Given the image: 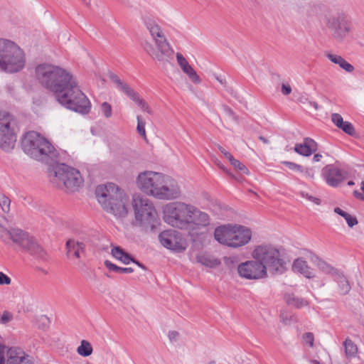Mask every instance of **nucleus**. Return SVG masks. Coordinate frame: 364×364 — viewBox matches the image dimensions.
I'll use <instances>...</instances> for the list:
<instances>
[{
    "mask_svg": "<svg viewBox=\"0 0 364 364\" xmlns=\"http://www.w3.org/2000/svg\"><path fill=\"white\" fill-rule=\"evenodd\" d=\"M36 76L61 105L82 114L90 112L91 103L69 71L53 64L43 63L36 68Z\"/></svg>",
    "mask_w": 364,
    "mask_h": 364,
    "instance_id": "obj_1",
    "label": "nucleus"
},
{
    "mask_svg": "<svg viewBox=\"0 0 364 364\" xmlns=\"http://www.w3.org/2000/svg\"><path fill=\"white\" fill-rule=\"evenodd\" d=\"M36 76L61 105L82 114L90 112L91 103L69 71L53 64L43 63L36 68Z\"/></svg>",
    "mask_w": 364,
    "mask_h": 364,
    "instance_id": "obj_2",
    "label": "nucleus"
},
{
    "mask_svg": "<svg viewBox=\"0 0 364 364\" xmlns=\"http://www.w3.org/2000/svg\"><path fill=\"white\" fill-rule=\"evenodd\" d=\"M164 220L170 226L186 232L191 242L203 244L208 237L211 218L196 206L181 201L164 207Z\"/></svg>",
    "mask_w": 364,
    "mask_h": 364,
    "instance_id": "obj_3",
    "label": "nucleus"
},
{
    "mask_svg": "<svg viewBox=\"0 0 364 364\" xmlns=\"http://www.w3.org/2000/svg\"><path fill=\"white\" fill-rule=\"evenodd\" d=\"M137 187L146 195L159 200H173L181 195L177 181L159 172L145 171L136 178Z\"/></svg>",
    "mask_w": 364,
    "mask_h": 364,
    "instance_id": "obj_4",
    "label": "nucleus"
},
{
    "mask_svg": "<svg viewBox=\"0 0 364 364\" xmlns=\"http://www.w3.org/2000/svg\"><path fill=\"white\" fill-rule=\"evenodd\" d=\"M96 197L102 208L117 218L128 214L129 198L116 184L100 185L95 190Z\"/></svg>",
    "mask_w": 364,
    "mask_h": 364,
    "instance_id": "obj_5",
    "label": "nucleus"
},
{
    "mask_svg": "<svg viewBox=\"0 0 364 364\" xmlns=\"http://www.w3.org/2000/svg\"><path fill=\"white\" fill-rule=\"evenodd\" d=\"M142 21L154 41V44L148 41L144 42V50L154 60L163 63L168 61V58L173 55V50L167 41L161 27L156 19L148 15L142 16Z\"/></svg>",
    "mask_w": 364,
    "mask_h": 364,
    "instance_id": "obj_6",
    "label": "nucleus"
},
{
    "mask_svg": "<svg viewBox=\"0 0 364 364\" xmlns=\"http://www.w3.org/2000/svg\"><path fill=\"white\" fill-rule=\"evenodd\" d=\"M0 240L6 245H14L28 252L39 261H46L48 254L36 240L18 227L6 228L0 225Z\"/></svg>",
    "mask_w": 364,
    "mask_h": 364,
    "instance_id": "obj_7",
    "label": "nucleus"
},
{
    "mask_svg": "<svg viewBox=\"0 0 364 364\" xmlns=\"http://www.w3.org/2000/svg\"><path fill=\"white\" fill-rule=\"evenodd\" d=\"M22 147L26 154L38 161H46L57 156L53 145L39 133L31 131L24 136Z\"/></svg>",
    "mask_w": 364,
    "mask_h": 364,
    "instance_id": "obj_8",
    "label": "nucleus"
},
{
    "mask_svg": "<svg viewBox=\"0 0 364 364\" xmlns=\"http://www.w3.org/2000/svg\"><path fill=\"white\" fill-rule=\"evenodd\" d=\"M132 205L140 226L146 232H155L161 223L152 202L141 196L134 195Z\"/></svg>",
    "mask_w": 364,
    "mask_h": 364,
    "instance_id": "obj_9",
    "label": "nucleus"
},
{
    "mask_svg": "<svg viewBox=\"0 0 364 364\" xmlns=\"http://www.w3.org/2000/svg\"><path fill=\"white\" fill-rule=\"evenodd\" d=\"M50 181L60 188L75 192L83 186L84 179L80 172L65 164L55 166L50 173Z\"/></svg>",
    "mask_w": 364,
    "mask_h": 364,
    "instance_id": "obj_10",
    "label": "nucleus"
},
{
    "mask_svg": "<svg viewBox=\"0 0 364 364\" xmlns=\"http://www.w3.org/2000/svg\"><path fill=\"white\" fill-rule=\"evenodd\" d=\"M252 257L265 267L266 271L268 269L273 274H282L285 271V262L281 258L279 250L272 245L257 247L252 252Z\"/></svg>",
    "mask_w": 364,
    "mask_h": 364,
    "instance_id": "obj_11",
    "label": "nucleus"
},
{
    "mask_svg": "<svg viewBox=\"0 0 364 364\" xmlns=\"http://www.w3.org/2000/svg\"><path fill=\"white\" fill-rule=\"evenodd\" d=\"M15 125L14 118L8 114L0 119V148L4 151H9L14 147L16 141Z\"/></svg>",
    "mask_w": 364,
    "mask_h": 364,
    "instance_id": "obj_12",
    "label": "nucleus"
},
{
    "mask_svg": "<svg viewBox=\"0 0 364 364\" xmlns=\"http://www.w3.org/2000/svg\"><path fill=\"white\" fill-rule=\"evenodd\" d=\"M161 244L166 248L176 252H182L187 247V242L182 233L176 230H167L159 235Z\"/></svg>",
    "mask_w": 364,
    "mask_h": 364,
    "instance_id": "obj_13",
    "label": "nucleus"
},
{
    "mask_svg": "<svg viewBox=\"0 0 364 364\" xmlns=\"http://www.w3.org/2000/svg\"><path fill=\"white\" fill-rule=\"evenodd\" d=\"M0 364H33L29 356L17 347L0 345Z\"/></svg>",
    "mask_w": 364,
    "mask_h": 364,
    "instance_id": "obj_14",
    "label": "nucleus"
},
{
    "mask_svg": "<svg viewBox=\"0 0 364 364\" xmlns=\"http://www.w3.org/2000/svg\"><path fill=\"white\" fill-rule=\"evenodd\" d=\"M109 79L114 82L117 89L122 91L125 95L134 101L138 107L144 112L149 114H152L153 112L148 103L132 87H130L125 82L122 80L116 74L110 73Z\"/></svg>",
    "mask_w": 364,
    "mask_h": 364,
    "instance_id": "obj_15",
    "label": "nucleus"
},
{
    "mask_svg": "<svg viewBox=\"0 0 364 364\" xmlns=\"http://www.w3.org/2000/svg\"><path fill=\"white\" fill-rule=\"evenodd\" d=\"M237 271L240 277L247 279H258L266 277L267 275L265 267L256 259L240 264Z\"/></svg>",
    "mask_w": 364,
    "mask_h": 364,
    "instance_id": "obj_16",
    "label": "nucleus"
},
{
    "mask_svg": "<svg viewBox=\"0 0 364 364\" xmlns=\"http://www.w3.org/2000/svg\"><path fill=\"white\" fill-rule=\"evenodd\" d=\"M322 175L331 186H337L346 178V173L333 165H327L322 169Z\"/></svg>",
    "mask_w": 364,
    "mask_h": 364,
    "instance_id": "obj_17",
    "label": "nucleus"
},
{
    "mask_svg": "<svg viewBox=\"0 0 364 364\" xmlns=\"http://www.w3.org/2000/svg\"><path fill=\"white\" fill-rule=\"evenodd\" d=\"M328 27L336 38L342 39L350 31V25L343 16H333L328 19Z\"/></svg>",
    "mask_w": 364,
    "mask_h": 364,
    "instance_id": "obj_18",
    "label": "nucleus"
},
{
    "mask_svg": "<svg viewBox=\"0 0 364 364\" xmlns=\"http://www.w3.org/2000/svg\"><path fill=\"white\" fill-rule=\"evenodd\" d=\"M235 233V225H223L217 227L214 231V238L220 244L230 247L232 237Z\"/></svg>",
    "mask_w": 364,
    "mask_h": 364,
    "instance_id": "obj_19",
    "label": "nucleus"
},
{
    "mask_svg": "<svg viewBox=\"0 0 364 364\" xmlns=\"http://www.w3.org/2000/svg\"><path fill=\"white\" fill-rule=\"evenodd\" d=\"M235 233L232 237V240L230 243L231 247H239L247 244L252 237L251 230L242 225H235Z\"/></svg>",
    "mask_w": 364,
    "mask_h": 364,
    "instance_id": "obj_20",
    "label": "nucleus"
},
{
    "mask_svg": "<svg viewBox=\"0 0 364 364\" xmlns=\"http://www.w3.org/2000/svg\"><path fill=\"white\" fill-rule=\"evenodd\" d=\"M20 61L17 65H13V64H16L17 60L16 58L13 57L11 55L9 56L5 60L1 62L0 69L8 72V73H16L21 70L25 65V58L23 50L21 49V58L18 60Z\"/></svg>",
    "mask_w": 364,
    "mask_h": 364,
    "instance_id": "obj_21",
    "label": "nucleus"
},
{
    "mask_svg": "<svg viewBox=\"0 0 364 364\" xmlns=\"http://www.w3.org/2000/svg\"><path fill=\"white\" fill-rule=\"evenodd\" d=\"M318 149L317 143L309 137L304 139L302 143L296 144L294 150L296 153L304 156H309L313 153L316 152Z\"/></svg>",
    "mask_w": 364,
    "mask_h": 364,
    "instance_id": "obj_22",
    "label": "nucleus"
},
{
    "mask_svg": "<svg viewBox=\"0 0 364 364\" xmlns=\"http://www.w3.org/2000/svg\"><path fill=\"white\" fill-rule=\"evenodd\" d=\"M292 270L294 272L300 273L308 279H311L315 277L313 269L308 265L307 262L301 257L294 261Z\"/></svg>",
    "mask_w": 364,
    "mask_h": 364,
    "instance_id": "obj_23",
    "label": "nucleus"
},
{
    "mask_svg": "<svg viewBox=\"0 0 364 364\" xmlns=\"http://www.w3.org/2000/svg\"><path fill=\"white\" fill-rule=\"evenodd\" d=\"M68 255L70 257L79 259L85 252V245L75 240H69L66 242Z\"/></svg>",
    "mask_w": 364,
    "mask_h": 364,
    "instance_id": "obj_24",
    "label": "nucleus"
},
{
    "mask_svg": "<svg viewBox=\"0 0 364 364\" xmlns=\"http://www.w3.org/2000/svg\"><path fill=\"white\" fill-rule=\"evenodd\" d=\"M196 261L202 265L210 268H215L221 264L219 259L207 254L197 255Z\"/></svg>",
    "mask_w": 364,
    "mask_h": 364,
    "instance_id": "obj_25",
    "label": "nucleus"
},
{
    "mask_svg": "<svg viewBox=\"0 0 364 364\" xmlns=\"http://www.w3.org/2000/svg\"><path fill=\"white\" fill-rule=\"evenodd\" d=\"M326 57L333 63L338 65L342 69L348 73H352L354 67L348 63L343 57L338 55L328 53Z\"/></svg>",
    "mask_w": 364,
    "mask_h": 364,
    "instance_id": "obj_26",
    "label": "nucleus"
},
{
    "mask_svg": "<svg viewBox=\"0 0 364 364\" xmlns=\"http://www.w3.org/2000/svg\"><path fill=\"white\" fill-rule=\"evenodd\" d=\"M285 300L288 305L296 308H301L309 305V301L304 298L289 294L285 296Z\"/></svg>",
    "mask_w": 364,
    "mask_h": 364,
    "instance_id": "obj_27",
    "label": "nucleus"
},
{
    "mask_svg": "<svg viewBox=\"0 0 364 364\" xmlns=\"http://www.w3.org/2000/svg\"><path fill=\"white\" fill-rule=\"evenodd\" d=\"M111 254L114 258L125 264H128L132 260V257L127 252H124L120 247H113L112 249Z\"/></svg>",
    "mask_w": 364,
    "mask_h": 364,
    "instance_id": "obj_28",
    "label": "nucleus"
},
{
    "mask_svg": "<svg viewBox=\"0 0 364 364\" xmlns=\"http://www.w3.org/2000/svg\"><path fill=\"white\" fill-rule=\"evenodd\" d=\"M335 280L338 284L339 293L341 295L347 294L350 290L348 280L342 274H336Z\"/></svg>",
    "mask_w": 364,
    "mask_h": 364,
    "instance_id": "obj_29",
    "label": "nucleus"
},
{
    "mask_svg": "<svg viewBox=\"0 0 364 364\" xmlns=\"http://www.w3.org/2000/svg\"><path fill=\"white\" fill-rule=\"evenodd\" d=\"M343 346L347 358L355 357L358 353V347L350 338H346L345 340L343 342Z\"/></svg>",
    "mask_w": 364,
    "mask_h": 364,
    "instance_id": "obj_30",
    "label": "nucleus"
},
{
    "mask_svg": "<svg viewBox=\"0 0 364 364\" xmlns=\"http://www.w3.org/2000/svg\"><path fill=\"white\" fill-rule=\"evenodd\" d=\"M93 349L90 343L86 340H82L80 345L77 348V353L83 357L90 356L92 353Z\"/></svg>",
    "mask_w": 364,
    "mask_h": 364,
    "instance_id": "obj_31",
    "label": "nucleus"
},
{
    "mask_svg": "<svg viewBox=\"0 0 364 364\" xmlns=\"http://www.w3.org/2000/svg\"><path fill=\"white\" fill-rule=\"evenodd\" d=\"M182 70L188 76L189 79L195 84H200L201 82V79L200 78L199 75L197 74V73L195 71V70L192 68L191 65L186 67V68L183 69Z\"/></svg>",
    "mask_w": 364,
    "mask_h": 364,
    "instance_id": "obj_32",
    "label": "nucleus"
},
{
    "mask_svg": "<svg viewBox=\"0 0 364 364\" xmlns=\"http://www.w3.org/2000/svg\"><path fill=\"white\" fill-rule=\"evenodd\" d=\"M231 165L236 168L237 170H239L242 171V173L249 175L250 172L248 169L246 168V166L242 164L240 161L235 159L233 156L228 160Z\"/></svg>",
    "mask_w": 364,
    "mask_h": 364,
    "instance_id": "obj_33",
    "label": "nucleus"
},
{
    "mask_svg": "<svg viewBox=\"0 0 364 364\" xmlns=\"http://www.w3.org/2000/svg\"><path fill=\"white\" fill-rule=\"evenodd\" d=\"M100 111L102 114L107 119L112 116V107L111 105L107 102H104L101 104Z\"/></svg>",
    "mask_w": 364,
    "mask_h": 364,
    "instance_id": "obj_34",
    "label": "nucleus"
},
{
    "mask_svg": "<svg viewBox=\"0 0 364 364\" xmlns=\"http://www.w3.org/2000/svg\"><path fill=\"white\" fill-rule=\"evenodd\" d=\"M317 267L320 270L326 274H333L336 272V270L332 267L323 260H319L318 262Z\"/></svg>",
    "mask_w": 364,
    "mask_h": 364,
    "instance_id": "obj_35",
    "label": "nucleus"
},
{
    "mask_svg": "<svg viewBox=\"0 0 364 364\" xmlns=\"http://www.w3.org/2000/svg\"><path fill=\"white\" fill-rule=\"evenodd\" d=\"M339 129H342L345 133L350 136L355 134V129L353 124L349 122H344Z\"/></svg>",
    "mask_w": 364,
    "mask_h": 364,
    "instance_id": "obj_36",
    "label": "nucleus"
},
{
    "mask_svg": "<svg viewBox=\"0 0 364 364\" xmlns=\"http://www.w3.org/2000/svg\"><path fill=\"white\" fill-rule=\"evenodd\" d=\"M10 199L4 195L0 196V207L4 213H8L10 210Z\"/></svg>",
    "mask_w": 364,
    "mask_h": 364,
    "instance_id": "obj_37",
    "label": "nucleus"
},
{
    "mask_svg": "<svg viewBox=\"0 0 364 364\" xmlns=\"http://www.w3.org/2000/svg\"><path fill=\"white\" fill-rule=\"evenodd\" d=\"M137 119V127L136 130L141 136L146 137V131H145V122L142 119L140 115H138L136 117Z\"/></svg>",
    "mask_w": 364,
    "mask_h": 364,
    "instance_id": "obj_38",
    "label": "nucleus"
},
{
    "mask_svg": "<svg viewBox=\"0 0 364 364\" xmlns=\"http://www.w3.org/2000/svg\"><path fill=\"white\" fill-rule=\"evenodd\" d=\"M303 343L309 345L311 348L314 346V336L312 333H305L302 336Z\"/></svg>",
    "mask_w": 364,
    "mask_h": 364,
    "instance_id": "obj_39",
    "label": "nucleus"
},
{
    "mask_svg": "<svg viewBox=\"0 0 364 364\" xmlns=\"http://www.w3.org/2000/svg\"><path fill=\"white\" fill-rule=\"evenodd\" d=\"M176 60H177V63H178V65L180 66V68H181V70H183V69L186 68V67H188V65H190V64L188 63L187 60L180 53H176Z\"/></svg>",
    "mask_w": 364,
    "mask_h": 364,
    "instance_id": "obj_40",
    "label": "nucleus"
},
{
    "mask_svg": "<svg viewBox=\"0 0 364 364\" xmlns=\"http://www.w3.org/2000/svg\"><path fill=\"white\" fill-rule=\"evenodd\" d=\"M282 164L287 166L291 170L299 172H304V167L299 164L291 161H283Z\"/></svg>",
    "mask_w": 364,
    "mask_h": 364,
    "instance_id": "obj_41",
    "label": "nucleus"
},
{
    "mask_svg": "<svg viewBox=\"0 0 364 364\" xmlns=\"http://www.w3.org/2000/svg\"><path fill=\"white\" fill-rule=\"evenodd\" d=\"M331 121L338 128L341 127L344 122L341 115L338 113H333L331 114Z\"/></svg>",
    "mask_w": 364,
    "mask_h": 364,
    "instance_id": "obj_42",
    "label": "nucleus"
},
{
    "mask_svg": "<svg viewBox=\"0 0 364 364\" xmlns=\"http://www.w3.org/2000/svg\"><path fill=\"white\" fill-rule=\"evenodd\" d=\"M13 319V315L9 311H4L0 316V323L6 324Z\"/></svg>",
    "mask_w": 364,
    "mask_h": 364,
    "instance_id": "obj_43",
    "label": "nucleus"
},
{
    "mask_svg": "<svg viewBox=\"0 0 364 364\" xmlns=\"http://www.w3.org/2000/svg\"><path fill=\"white\" fill-rule=\"evenodd\" d=\"M222 107L227 116H228L230 118H232L235 121H237V115L230 107H228L227 105H223Z\"/></svg>",
    "mask_w": 364,
    "mask_h": 364,
    "instance_id": "obj_44",
    "label": "nucleus"
},
{
    "mask_svg": "<svg viewBox=\"0 0 364 364\" xmlns=\"http://www.w3.org/2000/svg\"><path fill=\"white\" fill-rule=\"evenodd\" d=\"M301 196H302V198H306L309 200L313 202L314 203H315L316 205H319L321 203V200L319 198L314 197V196L309 195L308 193L302 192Z\"/></svg>",
    "mask_w": 364,
    "mask_h": 364,
    "instance_id": "obj_45",
    "label": "nucleus"
},
{
    "mask_svg": "<svg viewBox=\"0 0 364 364\" xmlns=\"http://www.w3.org/2000/svg\"><path fill=\"white\" fill-rule=\"evenodd\" d=\"M344 218L350 228H353L354 225L358 224L357 218L350 215V214H348L347 216H346Z\"/></svg>",
    "mask_w": 364,
    "mask_h": 364,
    "instance_id": "obj_46",
    "label": "nucleus"
},
{
    "mask_svg": "<svg viewBox=\"0 0 364 364\" xmlns=\"http://www.w3.org/2000/svg\"><path fill=\"white\" fill-rule=\"evenodd\" d=\"M11 283V278L6 275L4 273L0 272V285H9Z\"/></svg>",
    "mask_w": 364,
    "mask_h": 364,
    "instance_id": "obj_47",
    "label": "nucleus"
},
{
    "mask_svg": "<svg viewBox=\"0 0 364 364\" xmlns=\"http://www.w3.org/2000/svg\"><path fill=\"white\" fill-rule=\"evenodd\" d=\"M105 267L109 269V270H112L113 272H119V267L117 266L116 264H112L111 262H109V260H106L105 262Z\"/></svg>",
    "mask_w": 364,
    "mask_h": 364,
    "instance_id": "obj_48",
    "label": "nucleus"
},
{
    "mask_svg": "<svg viewBox=\"0 0 364 364\" xmlns=\"http://www.w3.org/2000/svg\"><path fill=\"white\" fill-rule=\"evenodd\" d=\"M281 92L283 95H288L291 92V87L287 83H282Z\"/></svg>",
    "mask_w": 364,
    "mask_h": 364,
    "instance_id": "obj_49",
    "label": "nucleus"
},
{
    "mask_svg": "<svg viewBox=\"0 0 364 364\" xmlns=\"http://www.w3.org/2000/svg\"><path fill=\"white\" fill-rule=\"evenodd\" d=\"M178 336L179 333L176 331H169L168 334V337L171 342L176 341L178 338Z\"/></svg>",
    "mask_w": 364,
    "mask_h": 364,
    "instance_id": "obj_50",
    "label": "nucleus"
},
{
    "mask_svg": "<svg viewBox=\"0 0 364 364\" xmlns=\"http://www.w3.org/2000/svg\"><path fill=\"white\" fill-rule=\"evenodd\" d=\"M307 178H314V173L312 168H304L303 172Z\"/></svg>",
    "mask_w": 364,
    "mask_h": 364,
    "instance_id": "obj_51",
    "label": "nucleus"
},
{
    "mask_svg": "<svg viewBox=\"0 0 364 364\" xmlns=\"http://www.w3.org/2000/svg\"><path fill=\"white\" fill-rule=\"evenodd\" d=\"M218 149L220 151V152L224 155V156L227 159H230L232 157V154L227 151L225 149H223L222 146H218Z\"/></svg>",
    "mask_w": 364,
    "mask_h": 364,
    "instance_id": "obj_52",
    "label": "nucleus"
},
{
    "mask_svg": "<svg viewBox=\"0 0 364 364\" xmlns=\"http://www.w3.org/2000/svg\"><path fill=\"white\" fill-rule=\"evenodd\" d=\"M133 272H134V269L132 267H119L118 273L129 274V273H132Z\"/></svg>",
    "mask_w": 364,
    "mask_h": 364,
    "instance_id": "obj_53",
    "label": "nucleus"
},
{
    "mask_svg": "<svg viewBox=\"0 0 364 364\" xmlns=\"http://www.w3.org/2000/svg\"><path fill=\"white\" fill-rule=\"evenodd\" d=\"M334 212L338 214L339 215L342 216L343 218H345L348 214V213L343 211V210L338 207L334 208Z\"/></svg>",
    "mask_w": 364,
    "mask_h": 364,
    "instance_id": "obj_54",
    "label": "nucleus"
},
{
    "mask_svg": "<svg viewBox=\"0 0 364 364\" xmlns=\"http://www.w3.org/2000/svg\"><path fill=\"white\" fill-rule=\"evenodd\" d=\"M217 165L218 166L222 169L223 171H224L225 173H227L229 176H230L232 178H235V176L230 173L229 172L226 168L220 162V161H218L217 162Z\"/></svg>",
    "mask_w": 364,
    "mask_h": 364,
    "instance_id": "obj_55",
    "label": "nucleus"
},
{
    "mask_svg": "<svg viewBox=\"0 0 364 364\" xmlns=\"http://www.w3.org/2000/svg\"><path fill=\"white\" fill-rule=\"evenodd\" d=\"M322 158V155L320 154H314V157H313V161L314 162H318V161H320L321 159Z\"/></svg>",
    "mask_w": 364,
    "mask_h": 364,
    "instance_id": "obj_56",
    "label": "nucleus"
},
{
    "mask_svg": "<svg viewBox=\"0 0 364 364\" xmlns=\"http://www.w3.org/2000/svg\"><path fill=\"white\" fill-rule=\"evenodd\" d=\"M131 262H132L133 263H134V264H137V265H138L139 267H140L141 268H142V269H146V267H144V264H141V263H140L139 262H138V261L135 260V259H133L132 257V260H131Z\"/></svg>",
    "mask_w": 364,
    "mask_h": 364,
    "instance_id": "obj_57",
    "label": "nucleus"
},
{
    "mask_svg": "<svg viewBox=\"0 0 364 364\" xmlns=\"http://www.w3.org/2000/svg\"><path fill=\"white\" fill-rule=\"evenodd\" d=\"M33 304H29L26 308L23 309L24 311L29 312L33 311Z\"/></svg>",
    "mask_w": 364,
    "mask_h": 364,
    "instance_id": "obj_58",
    "label": "nucleus"
},
{
    "mask_svg": "<svg viewBox=\"0 0 364 364\" xmlns=\"http://www.w3.org/2000/svg\"><path fill=\"white\" fill-rule=\"evenodd\" d=\"M259 139L261 141H262L264 144H269V141L267 138H265V137H264L262 136H259Z\"/></svg>",
    "mask_w": 364,
    "mask_h": 364,
    "instance_id": "obj_59",
    "label": "nucleus"
},
{
    "mask_svg": "<svg viewBox=\"0 0 364 364\" xmlns=\"http://www.w3.org/2000/svg\"><path fill=\"white\" fill-rule=\"evenodd\" d=\"M216 80H217L220 83H221L222 85L225 84V80H222V79H220V77H216Z\"/></svg>",
    "mask_w": 364,
    "mask_h": 364,
    "instance_id": "obj_60",
    "label": "nucleus"
},
{
    "mask_svg": "<svg viewBox=\"0 0 364 364\" xmlns=\"http://www.w3.org/2000/svg\"><path fill=\"white\" fill-rule=\"evenodd\" d=\"M310 363H311V364H321V363H320L318 360H310Z\"/></svg>",
    "mask_w": 364,
    "mask_h": 364,
    "instance_id": "obj_61",
    "label": "nucleus"
},
{
    "mask_svg": "<svg viewBox=\"0 0 364 364\" xmlns=\"http://www.w3.org/2000/svg\"><path fill=\"white\" fill-rule=\"evenodd\" d=\"M86 5H89L90 3V0H82Z\"/></svg>",
    "mask_w": 364,
    "mask_h": 364,
    "instance_id": "obj_62",
    "label": "nucleus"
},
{
    "mask_svg": "<svg viewBox=\"0 0 364 364\" xmlns=\"http://www.w3.org/2000/svg\"><path fill=\"white\" fill-rule=\"evenodd\" d=\"M353 184H354V182H353L352 181H350L348 182V186H353Z\"/></svg>",
    "mask_w": 364,
    "mask_h": 364,
    "instance_id": "obj_63",
    "label": "nucleus"
},
{
    "mask_svg": "<svg viewBox=\"0 0 364 364\" xmlns=\"http://www.w3.org/2000/svg\"><path fill=\"white\" fill-rule=\"evenodd\" d=\"M361 189H362V191L364 192V181H363V183H362Z\"/></svg>",
    "mask_w": 364,
    "mask_h": 364,
    "instance_id": "obj_64",
    "label": "nucleus"
}]
</instances>
